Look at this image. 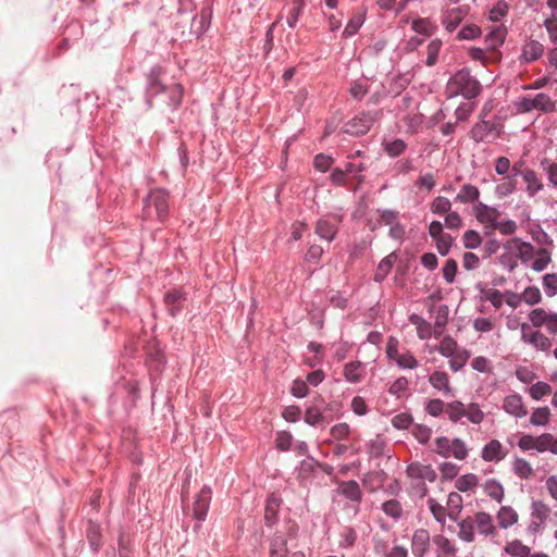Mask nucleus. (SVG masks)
<instances>
[{"label":"nucleus","mask_w":557,"mask_h":557,"mask_svg":"<svg viewBox=\"0 0 557 557\" xmlns=\"http://www.w3.org/2000/svg\"><path fill=\"white\" fill-rule=\"evenodd\" d=\"M448 88L461 94L467 99L475 98L481 92L480 82L466 69L458 71L448 82Z\"/></svg>","instance_id":"f257e3e1"},{"label":"nucleus","mask_w":557,"mask_h":557,"mask_svg":"<svg viewBox=\"0 0 557 557\" xmlns=\"http://www.w3.org/2000/svg\"><path fill=\"white\" fill-rule=\"evenodd\" d=\"M433 451L444 458L454 457L457 460H465L468 457V448L460 438H448L440 436L434 441Z\"/></svg>","instance_id":"f03ea898"},{"label":"nucleus","mask_w":557,"mask_h":557,"mask_svg":"<svg viewBox=\"0 0 557 557\" xmlns=\"http://www.w3.org/2000/svg\"><path fill=\"white\" fill-rule=\"evenodd\" d=\"M517 108L522 113H528L533 110L550 113L556 111V101L553 100L547 94L540 92L534 97H522L518 101Z\"/></svg>","instance_id":"7ed1b4c3"},{"label":"nucleus","mask_w":557,"mask_h":557,"mask_svg":"<svg viewBox=\"0 0 557 557\" xmlns=\"http://www.w3.org/2000/svg\"><path fill=\"white\" fill-rule=\"evenodd\" d=\"M380 112H361L344 125V132L360 136L369 132L374 122L379 119Z\"/></svg>","instance_id":"20e7f679"},{"label":"nucleus","mask_w":557,"mask_h":557,"mask_svg":"<svg viewBox=\"0 0 557 557\" xmlns=\"http://www.w3.org/2000/svg\"><path fill=\"white\" fill-rule=\"evenodd\" d=\"M529 319L534 327L545 326L550 334H557L556 312H547L543 308H536L529 313Z\"/></svg>","instance_id":"39448f33"},{"label":"nucleus","mask_w":557,"mask_h":557,"mask_svg":"<svg viewBox=\"0 0 557 557\" xmlns=\"http://www.w3.org/2000/svg\"><path fill=\"white\" fill-rule=\"evenodd\" d=\"M149 206H153L157 212V216L160 221H164L168 215L169 208V195L164 189L157 188L149 193L145 199V209Z\"/></svg>","instance_id":"423d86ee"},{"label":"nucleus","mask_w":557,"mask_h":557,"mask_svg":"<svg viewBox=\"0 0 557 557\" xmlns=\"http://www.w3.org/2000/svg\"><path fill=\"white\" fill-rule=\"evenodd\" d=\"M474 211L476 220L483 224L485 228H491V231H494L495 224L500 216V212L496 208L490 207L482 202L475 205Z\"/></svg>","instance_id":"0eeeda50"},{"label":"nucleus","mask_w":557,"mask_h":557,"mask_svg":"<svg viewBox=\"0 0 557 557\" xmlns=\"http://www.w3.org/2000/svg\"><path fill=\"white\" fill-rule=\"evenodd\" d=\"M529 325L523 323L521 325V339L524 343L531 344L539 350L546 351L550 348L552 342L550 339L540 331L528 332Z\"/></svg>","instance_id":"6e6552de"},{"label":"nucleus","mask_w":557,"mask_h":557,"mask_svg":"<svg viewBox=\"0 0 557 557\" xmlns=\"http://www.w3.org/2000/svg\"><path fill=\"white\" fill-rule=\"evenodd\" d=\"M211 502V488L203 486L193 504V515L198 521L205 520Z\"/></svg>","instance_id":"1a4fd4ad"},{"label":"nucleus","mask_w":557,"mask_h":557,"mask_svg":"<svg viewBox=\"0 0 557 557\" xmlns=\"http://www.w3.org/2000/svg\"><path fill=\"white\" fill-rule=\"evenodd\" d=\"M503 409L516 418H524L528 414V409L519 394L506 396L503 401Z\"/></svg>","instance_id":"9d476101"},{"label":"nucleus","mask_w":557,"mask_h":557,"mask_svg":"<svg viewBox=\"0 0 557 557\" xmlns=\"http://www.w3.org/2000/svg\"><path fill=\"white\" fill-rule=\"evenodd\" d=\"M507 456V450L498 440H491L482 449L481 457L484 461L498 462Z\"/></svg>","instance_id":"9b49d317"},{"label":"nucleus","mask_w":557,"mask_h":557,"mask_svg":"<svg viewBox=\"0 0 557 557\" xmlns=\"http://www.w3.org/2000/svg\"><path fill=\"white\" fill-rule=\"evenodd\" d=\"M430 547V534L425 529L414 531L411 541L412 554L416 557H424Z\"/></svg>","instance_id":"f8f14e48"},{"label":"nucleus","mask_w":557,"mask_h":557,"mask_svg":"<svg viewBox=\"0 0 557 557\" xmlns=\"http://www.w3.org/2000/svg\"><path fill=\"white\" fill-rule=\"evenodd\" d=\"M407 474L411 479H419L429 482H433L436 479V473L431 465H423L420 462L410 463L407 467Z\"/></svg>","instance_id":"ddd939ff"},{"label":"nucleus","mask_w":557,"mask_h":557,"mask_svg":"<svg viewBox=\"0 0 557 557\" xmlns=\"http://www.w3.org/2000/svg\"><path fill=\"white\" fill-rule=\"evenodd\" d=\"M341 222V219L337 216H333L330 219H320L317 222L315 233L323 239L332 242L337 233V224Z\"/></svg>","instance_id":"4468645a"},{"label":"nucleus","mask_w":557,"mask_h":557,"mask_svg":"<svg viewBox=\"0 0 557 557\" xmlns=\"http://www.w3.org/2000/svg\"><path fill=\"white\" fill-rule=\"evenodd\" d=\"M468 11L463 7L455 8L447 11L443 17V24L447 32L453 33L462 22Z\"/></svg>","instance_id":"2eb2a0df"},{"label":"nucleus","mask_w":557,"mask_h":557,"mask_svg":"<svg viewBox=\"0 0 557 557\" xmlns=\"http://www.w3.org/2000/svg\"><path fill=\"white\" fill-rule=\"evenodd\" d=\"M366 375V367L361 361H351L344 367V376L349 383H359Z\"/></svg>","instance_id":"dca6fc26"},{"label":"nucleus","mask_w":557,"mask_h":557,"mask_svg":"<svg viewBox=\"0 0 557 557\" xmlns=\"http://www.w3.org/2000/svg\"><path fill=\"white\" fill-rule=\"evenodd\" d=\"M429 382L433 388L442 392L444 395H451L453 388L450 386L449 375L444 371H434L429 376Z\"/></svg>","instance_id":"f3484780"},{"label":"nucleus","mask_w":557,"mask_h":557,"mask_svg":"<svg viewBox=\"0 0 557 557\" xmlns=\"http://www.w3.org/2000/svg\"><path fill=\"white\" fill-rule=\"evenodd\" d=\"M479 532L484 535H495L496 528L493 523L492 516L487 512L481 511L475 513L474 521Z\"/></svg>","instance_id":"a211bd4d"},{"label":"nucleus","mask_w":557,"mask_h":557,"mask_svg":"<svg viewBox=\"0 0 557 557\" xmlns=\"http://www.w3.org/2000/svg\"><path fill=\"white\" fill-rule=\"evenodd\" d=\"M535 450L537 453L550 451L557 455V436L555 437L550 433H543L536 436Z\"/></svg>","instance_id":"6ab92c4d"},{"label":"nucleus","mask_w":557,"mask_h":557,"mask_svg":"<svg viewBox=\"0 0 557 557\" xmlns=\"http://www.w3.org/2000/svg\"><path fill=\"white\" fill-rule=\"evenodd\" d=\"M497 522L502 529H508L518 522V513L510 506H503L497 512Z\"/></svg>","instance_id":"aec40b11"},{"label":"nucleus","mask_w":557,"mask_h":557,"mask_svg":"<svg viewBox=\"0 0 557 557\" xmlns=\"http://www.w3.org/2000/svg\"><path fill=\"white\" fill-rule=\"evenodd\" d=\"M497 126L495 123H492L490 121L481 120L479 123H476L472 129H471V138L476 141H483L486 136L496 131Z\"/></svg>","instance_id":"412c9836"},{"label":"nucleus","mask_w":557,"mask_h":557,"mask_svg":"<svg viewBox=\"0 0 557 557\" xmlns=\"http://www.w3.org/2000/svg\"><path fill=\"white\" fill-rule=\"evenodd\" d=\"M521 176L527 184V193L530 196H534L543 188V184L534 170L525 169L521 172Z\"/></svg>","instance_id":"4be33fe9"},{"label":"nucleus","mask_w":557,"mask_h":557,"mask_svg":"<svg viewBox=\"0 0 557 557\" xmlns=\"http://www.w3.org/2000/svg\"><path fill=\"white\" fill-rule=\"evenodd\" d=\"M410 82L411 76L409 73L398 74L391 79L387 90L384 91V95L398 96L410 84Z\"/></svg>","instance_id":"5701e85b"},{"label":"nucleus","mask_w":557,"mask_h":557,"mask_svg":"<svg viewBox=\"0 0 557 557\" xmlns=\"http://www.w3.org/2000/svg\"><path fill=\"white\" fill-rule=\"evenodd\" d=\"M280 506L281 500L274 495L268 498L264 509V520L268 527H273L276 523Z\"/></svg>","instance_id":"b1692460"},{"label":"nucleus","mask_w":557,"mask_h":557,"mask_svg":"<svg viewBox=\"0 0 557 557\" xmlns=\"http://www.w3.org/2000/svg\"><path fill=\"white\" fill-rule=\"evenodd\" d=\"M184 296L178 290H171L164 295V302L172 317H175L182 309Z\"/></svg>","instance_id":"393cba45"},{"label":"nucleus","mask_w":557,"mask_h":557,"mask_svg":"<svg viewBox=\"0 0 557 557\" xmlns=\"http://www.w3.org/2000/svg\"><path fill=\"white\" fill-rule=\"evenodd\" d=\"M433 543L437 547L436 557H449L456 553L455 545L442 534L433 536Z\"/></svg>","instance_id":"a878e982"},{"label":"nucleus","mask_w":557,"mask_h":557,"mask_svg":"<svg viewBox=\"0 0 557 557\" xmlns=\"http://www.w3.org/2000/svg\"><path fill=\"white\" fill-rule=\"evenodd\" d=\"M543 52L544 46L536 40H531L523 46L522 58L527 62H533L541 58Z\"/></svg>","instance_id":"bb28decb"},{"label":"nucleus","mask_w":557,"mask_h":557,"mask_svg":"<svg viewBox=\"0 0 557 557\" xmlns=\"http://www.w3.org/2000/svg\"><path fill=\"white\" fill-rule=\"evenodd\" d=\"M512 471L521 480H529L534 473L532 465L524 458L519 457L513 459Z\"/></svg>","instance_id":"cd10ccee"},{"label":"nucleus","mask_w":557,"mask_h":557,"mask_svg":"<svg viewBox=\"0 0 557 557\" xmlns=\"http://www.w3.org/2000/svg\"><path fill=\"white\" fill-rule=\"evenodd\" d=\"M511 243L516 245V255L523 263L528 262L536 255L534 247L530 243L521 242L517 237L512 238Z\"/></svg>","instance_id":"c85d7f7f"},{"label":"nucleus","mask_w":557,"mask_h":557,"mask_svg":"<svg viewBox=\"0 0 557 557\" xmlns=\"http://www.w3.org/2000/svg\"><path fill=\"white\" fill-rule=\"evenodd\" d=\"M339 492L346 498H348V499H350L352 502H357L358 503V502L361 500V496H362L361 490L359 487V484L356 481H354V480L343 482L339 485Z\"/></svg>","instance_id":"c756f323"},{"label":"nucleus","mask_w":557,"mask_h":557,"mask_svg":"<svg viewBox=\"0 0 557 557\" xmlns=\"http://www.w3.org/2000/svg\"><path fill=\"white\" fill-rule=\"evenodd\" d=\"M507 29L505 26H497L493 28L485 37V41L490 49H496L505 41Z\"/></svg>","instance_id":"7c9ffc66"},{"label":"nucleus","mask_w":557,"mask_h":557,"mask_svg":"<svg viewBox=\"0 0 557 557\" xmlns=\"http://www.w3.org/2000/svg\"><path fill=\"white\" fill-rule=\"evenodd\" d=\"M480 197V190L471 184L462 185L460 191L456 196V201L461 203L475 202Z\"/></svg>","instance_id":"2f4dec72"},{"label":"nucleus","mask_w":557,"mask_h":557,"mask_svg":"<svg viewBox=\"0 0 557 557\" xmlns=\"http://www.w3.org/2000/svg\"><path fill=\"white\" fill-rule=\"evenodd\" d=\"M484 493L492 499L500 503L504 499L505 491L503 485L494 479L487 480L483 485Z\"/></svg>","instance_id":"473e14b6"},{"label":"nucleus","mask_w":557,"mask_h":557,"mask_svg":"<svg viewBox=\"0 0 557 557\" xmlns=\"http://www.w3.org/2000/svg\"><path fill=\"white\" fill-rule=\"evenodd\" d=\"M396 259H397L396 253L392 252L379 263V267H377L375 275H374L375 281L380 282L386 277V275L389 273L393 264L395 263Z\"/></svg>","instance_id":"72a5a7b5"},{"label":"nucleus","mask_w":557,"mask_h":557,"mask_svg":"<svg viewBox=\"0 0 557 557\" xmlns=\"http://www.w3.org/2000/svg\"><path fill=\"white\" fill-rule=\"evenodd\" d=\"M287 542L282 535H275L271 541L270 556L271 557H287Z\"/></svg>","instance_id":"f704fd0d"},{"label":"nucleus","mask_w":557,"mask_h":557,"mask_svg":"<svg viewBox=\"0 0 557 557\" xmlns=\"http://www.w3.org/2000/svg\"><path fill=\"white\" fill-rule=\"evenodd\" d=\"M466 405L459 400L451 401L446 405L445 412L451 422H458L465 417Z\"/></svg>","instance_id":"c9c22d12"},{"label":"nucleus","mask_w":557,"mask_h":557,"mask_svg":"<svg viewBox=\"0 0 557 557\" xmlns=\"http://www.w3.org/2000/svg\"><path fill=\"white\" fill-rule=\"evenodd\" d=\"M465 417L473 424H480L484 418L485 413L481 410L479 404L470 403L465 408Z\"/></svg>","instance_id":"e433bc0d"},{"label":"nucleus","mask_w":557,"mask_h":557,"mask_svg":"<svg viewBox=\"0 0 557 557\" xmlns=\"http://www.w3.org/2000/svg\"><path fill=\"white\" fill-rule=\"evenodd\" d=\"M304 9V0H293L287 12L286 22L289 27H295Z\"/></svg>","instance_id":"4c0bfd02"},{"label":"nucleus","mask_w":557,"mask_h":557,"mask_svg":"<svg viewBox=\"0 0 557 557\" xmlns=\"http://www.w3.org/2000/svg\"><path fill=\"white\" fill-rule=\"evenodd\" d=\"M550 410L548 407L536 408L530 418V423L536 426H544L549 422Z\"/></svg>","instance_id":"58836bf2"},{"label":"nucleus","mask_w":557,"mask_h":557,"mask_svg":"<svg viewBox=\"0 0 557 557\" xmlns=\"http://www.w3.org/2000/svg\"><path fill=\"white\" fill-rule=\"evenodd\" d=\"M505 552L513 557H529L531 549L529 546L523 545L519 540L508 543Z\"/></svg>","instance_id":"ea45409f"},{"label":"nucleus","mask_w":557,"mask_h":557,"mask_svg":"<svg viewBox=\"0 0 557 557\" xmlns=\"http://www.w3.org/2000/svg\"><path fill=\"white\" fill-rule=\"evenodd\" d=\"M478 478L473 473H468L465 475H461L456 480V488L460 492H468L471 491L473 487L478 485Z\"/></svg>","instance_id":"a19ab883"},{"label":"nucleus","mask_w":557,"mask_h":557,"mask_svg":"<svg viewBox=\"0 0 557 557\" xmlns=\"http://www.w3.org/2000/svg\"><path fill=\"white\" fill-rule=\"evenodd\" d=\"M449 366L453 371H459L465 367L468 359L470 358V354L466 349H458L453 356L449 357Z\"/></svg>","instance_id":"79ce46f5"},{"label":"nucleus","mask_w":557,"mask_h":557,"mask_svg":"<svg viewBox=\"0 0 557 557\" xmlns=\"http://www.w3.org/2000/svg\"><path fill=\"white\" fill-rule=\"evenodd\" d=\"M471 519H465L458 523L459 531L458 536L466 542H472L474 540V527Z\"/></svg>","instance_id":"37998d69"},{"label":"nucleus","mask_w":557,"mask_h":557,"mask_svg":"<svg viewBox=\"0 0 557 557\" xmlns=\"http://www.w3.org/2000/svg\"><path fill=\"white\" fill-rule=\"evenodd\" d=\"M552 393V387L548 383L546 382H536L535 384H533L530 388H529V394L530 396L535 399V400H540L542 399L543 397L549 395Z\"/></svg>","instance_id":"c03bdc74"},{"label":"nucleus","mask_w":557,"mask_h":557,"mask_svg":"<svg viewBox=\"0 0 557 557\" xmlns=\"http://www.w3.org/2000/svg\"><path fill=\"white\" fill-rule=\"evenodd\" d=\"M385 515L397 520L403 516V506L396 499H389L382 505Z\"/></svg>","instance_id":"a18cd8bd"},{"label":"nucleus","mask_w":557,"mask_h":557,"mask_svg":"<svg viewBox=\"0 0 557 557\" xmlns=\"http://www.w3.org/2000/svg\"><path fill=\"white\" fill-rule=\"evenodd\" d=\"M536 258L532 264V269L536 272H541L543 271L544 269H546V267L548 265V263L550 262V253L547 249L545 248H540L537 251H536Z\"/></svg>","instance_id":"49530a36"},{"label":"nucleus","mask_w":557,"mask_h":557,"mask_svg":"<svg viewBox=\"0 0 557 557\" xmlns=\"http://www.w3.org/2000/svg\"><path fill=\"white\" fill-rule=\"evenodd\" d=\"M363 22H364L363 13L355 14L347 23V25L343 32V36L350 37V36L355 35L358 32V29L361 27Z\"/></svg>","instance_id":"de8ad7c7"},{"label":"nucleus","mask_w":557,"mask_h":557,"mask_svg":"<svg viewBox=\"0 0 557 557\" xmlns=\"http://www.w3.org/2000/svg\"><path fill=\"white\" fill-rule=\"evenodd\" d=\"M456 341L450 336H445L438 346V352L444 357H450L458 350Z\"/></svg>","instance_id":"09e8293b"},{"label":"nucleus","mask_w":557,"mask_h":557,"mask_svg":"<svg viewBox=\"0 0 557 557\" xmlns=\"http://www.w3.org/2000/svg\"><path fill=\"white\" fill-rule=\"evenodd\" d=\"M521 299L530 306H534L541 302L542 295L537 287L529 286L521 294Z\"/></svg>","instance_id":"8fccbe9b"},{"label":"nucleus","mask_w":557,"mask_h":557,"mask_svg":"<svg viewBox=\"0 0 557 557\" xmlns=\"http://www.w3.org/2000/svg\"><path fill=\"white\" fill-rule=\"evenodd\" d=\"M481 28L475 24L465 25L457 35L458 40H471L480 37Z\"/></svg>","instance_id":"3c124183"},{"label":"nucleus","mask_w":557,"mask_h":557,"mask_svg":"<svg viewBox=\"0 0 557 557\" xmlns=\"http://www.w3.org/2000/svg\"><path fill=\"white\" fill-rule=\"evenodd\" d=\"M412 29L419 34L431 36L435 26L429 18H418L412 23Z\"/></svg>","instance_id":"603ef678"},{"label":"nucleus","mask_w":557,"mask_h":557,"mask_svg":"<svg viewBox=\"0 0 557 557\" xmlns=\"http://www.w3.org/2000/svg\"><path fill=\"white\" fill-rule=\"evenodd\" d=\"M395 361L397 366L403 369H416L419 364L416 357L409 351L399 354Z\"/></svg>","instance_id":"864d4df0"},{"label":"nucleus","mask_w":557,"mask_h":557,"mask_svg":"<svg viewBox=\"0 0 557 557\" xmlns=\"http://www.w3.org/2000/svg\"><path fill=\"white\" fill-rule=\"evenodd\" d=\"M550 509L549 507L543 503L542 500L533 502L532 504V516L540 520L541 522H544L548 516H549Z\"/></svg>","instance_id":"5fc2aeb1"},{"label":"nucleus","mask_w":557,"mask_h":557,"mask_svg":"<svg viewBox=\"0 0 557 557\" xmlns=\"http://www.w3.org/2000/svg\"><path fill=\"white\" fill-rule=\"evenodd\" d=\"M451 203L448 198L438 196L434 198L431 203V211L437 214L448 213L450 210Z\"/></svg>","instance_id":"6e6d98bb"},{"label":"nucleus","mask_w":557,"mask_h":557,"mask_svg":"<svg viewBox=\"0 0 557 557\" xmlns=\"http://www.w3.org/2000/svg\"><path fill=\"white\" fill-rule=\"evenodd\" d=\"M441 46H442V42L440 40H432L428 45V47H426L428 58L425 61L428 66H433L437 62Z\"/></svg>","instance_id":"4d7b16f0"},{"label":"nucleus","mask_w":557,"mask_h":557,"mask_svg":"<svg viewBox=\"0 0 557 557\" xmlns=\"http://www.w3.org/2000/svg\"><path fill=\"white\" fill-rule=\"evenodd\" d=\"M509 5L505 1H498L490 11V20L493 22L500 21L507 15Z\"/></svg>","instance_id":"13d9d810"},{"label":"nucleus","mask_w":557,"mask_h":557,"mask_svg":"<svg viewBox=\"0 0 557 557\" xmlns=\"http://www.w3.org/2000/svg\"><path fill=\"white\" fill-rule=\"evenodd\" d=\"M412 435L419 443L425 444L429 442V440L432 435V430H431V428H429L426 425L417 424L412 429Z\"/></svg>","instance_id":"bf43d9fd"},{"label":"nucleus","mask_w":557,"mask_h":557,"mask_svg":"<svg viewBox=\"0 0 557 557\" xmlns=\"http://www.w3.org/2000/svg\"><path fill=\"white\" fill-rule=\"evenodd\" d=\"M446 410V405L442 399L435 398L428 401L425 411L432 417H438Z\"/></svg>","instance_id":"052dcab7"},{"label":"nucleus","mask_w":557,"mask_h":557,"mask_svg":"<svg viewBox=\"0 0 557 557\" xmlns=\"http://www.w3.org/2000/svg\"><path fill=\"white\" fill-rule=\"evenodd\" d=\"M411 321L417 324V333L421 339H425L431 336V325L418 315H412Z\"/></svg>","instance_id":"680f3d73"},{"label":"nucleus","mask_w":557,"mask_h":557,"mask_svg":"<svg viewBox=\"0 0 557 557\" xmlns=\"http://www.w3.org/2000/svg\"><path fill=\"white\" fill-rule=\"evenodd\" d=\"M543 170L545 171L549 183L557 186V163L552 162L548 159H544L541 162Z\"/></svg>","instance_id":"e2e57ef3"},{"label":"nucleus","mask_w":557,"mask_h":557,"mask_svg":"<svg viewBox=\"0 0 557 557\" xmlns=\"http://www.w3.org/2000/svg\"><path fill=\"white\" fill-rule=\"evenodd\" d=\"M440 473L442 478L453 480L458 475L459 467L454 462L445 461L440 466Z\"/></svg>","instance_id":"0e129e2a"},{"label":"nucleus","mask_w":557,"mask_h":557,"mask_svg":"<svg viewBox=\"0 0 557 557\" xmlns=\"http://www.w3.org/2000/svg\"><path fill=\"white\" fill-rule=\"evenodd\" d=\"M305 421L310 425H318L324 421V416L317 407H309L305 412Z\"/></svg>","instance_id":"69168bd1"},{"label":"nucleus","mask_w":557,"mask_h":557,"mask_svg":"<svg viewBox=\"0 0 557 557\" xmlns=\"http://www.w3.org/2000/svg\"><path fill=\"white\" fill-rule=\"evenodd\" d=\"M369 89L366 84L360 81H354L349 87L350 96L356 100H361L367 94Z\"/></svg>","instance_id":"338daca9"},{"label":"nucleus","mask_w":557,"mask_h":557,"mask_svg":"<svg viewBox=\"0 0 557 557\" xmlns=\"http://www.w3.org/2000/svg\"><path fill=\"white\" fill-rule=\"evenodd\" d=\"M463 245L466 248H469V249H474L476 247H479L481 245V236L479 235L478 232L475 231H467L465 234H463Z\"/></svg>","instance_id":"774afa93"}]
</instances>
